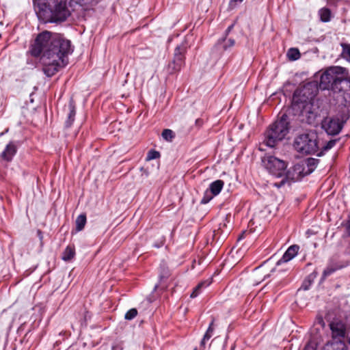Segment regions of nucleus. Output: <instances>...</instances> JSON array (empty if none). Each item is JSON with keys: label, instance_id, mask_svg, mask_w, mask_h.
I'll return each instance as SVG.
<instances>
[{"label": "nucleus", "instance_id": "1", "mask_svg": "<svg viewBox=\"0 0 350 350\" xmlns=\"http://www.w3.org/2000/svg\"><path fill=\"white\" fill-rule=\"evenodd\" d=\"M71 42L63 35L44 31L31 45L30 53L40 57L43 72L49 77L55 75L68 64V55L72 52Z\"/></svg>", "mask_w": 350, "mask_h": 350}, {"label": "nucleus", "instance_id": "2", "mask_svg": "<svg viewBox=\"0 0 350 350\" xmlns=\"http://www.w3.org/2000/svg\"><path fill=\"white\" fill-rule=\"evenodd\" d=\"M319 87L338 94L342 99V102H350V77L349 71L345 68H327L321 75Z\"/></svg>", "mask_w": 350, "mask_h": 350}, {"label": "nucleus", "instance_id": "3", "mask_svg": "<svg viewBox=\"0 0 350 350\" xmlns=\"http://www.w3.org/2000/svg\"><path fill=\"white\" fill-rule=\"evenodd\" d=\"M289 131L288 116L283 114L281 118L273 122L265 133V144L269 147H274L282 140Z\"/></svg>", "mask_w": 350, "mask_h": 350}, {"label": "nucleus", "instance_id": "4", "mask_svg": "<svg viewBox=\"0 0 350 350\" xmlns=\"http://www.w3.org/2000/svg\"><path fill=\"white\" fill-rule=\"evenodd\" d=\"M331 330V340L327 342L330 350H348L345 343L347 325L340 319H334L329 324Z\"/></svg>", "mask_w": 350, "mask_h": 350}, {"label": "nucleus", "instance_id": "5", "mask_svg": "<svg viewBox=\"0 0 350 350\" xmlns=\"http://www.w3.org/2000/svg\"><path fill=\"white\" fill-rule=\"evenodd\" d=\"M294 148L302 154L319 155L317 137L314 133L301 134L297 136L294 141Z\"/></svg>", "mask_w": 350, "mask_h": 350}, {"label": "nucleus", "instance_id": "6", "mask_svg": "<svg viewBox=\"0 0 350 350\" xmlns=\"http://www.w3.org/2000/svg\"><path fill=\"white\" fill-rule=\"evenodd\" d=\"M262 162L269 172L275 178H284L286 174L287 164L283 160L273 156H265Z\"/></svg>", "mask_w": 350, "mask_h": 350}, {"label": "nucleus", "instance_id": "7", "mask_svg": "<svg viewBox=\"0 0 350 350\" xmlns=\"http://www.w3.org/2000/svg\"><path fill=\"white\" fill-rule=\"evenodd\" d=\"M70 14L67 0H54V5L51 8V22L64 21Z\"/></svg>", "mask_w": 350, "mask_h": 350}, {"label": "nucleus", "instance_id": "8", "mask_svg": "<svg viewBox=\"0 0 350 350\" xmlns=\"http://www.w3.org/2000/svg\"><path fill=\"white\" fill-rule=\"evenodd\" d=\"M311 86V85L307 84L294 92L292 100L293 108H304L305 105L314 96L315 94L310 92Z\"/></svg>", "mask_w": 350, "mask_h": 350}, {"label": "nucleus", "instance_id": "9", "mask_svg": "<svg viewBox=\"0 0 350 350\" xmlns=\"http://www.w3.org/2000/svg\"><path fill=\"white\" fill-rule=\"evenodd\" d=\"M304 170V165L301 161L296 163L292 168L286 171V174L282 179L278 183H273L275 187L280 188L285 185L286 183L291 181H297L304 177L303 171Z\"/></svg>", "mask_w": 350, "mask_h": 350}, {"label": "nucleus", "instance_id": "10", "mask_svg": "<svg viewBox=\"0 0 350 350\" xmlns=\"http://www.w3.org/2000/svg\"><path fill=\"white\" fill-rule=\"evenodd\" d=\"M186 51L187 46L185 43H181L175 48L174 59L168 66L170 73L178 72L181 69L185 64V54Z\"/></svg>", "mask_w": 350, "mask_h": 350}, {"label": "nucleus", "instance_id": "11", "mask_svg": "<svg viewBox=\"0 0 350 350\" xmlns=\"http://www.w3.org/2000/svg\"><path fill=\"white\" fill-rule=\"evenodd\" d=\"M322 127L329 135H336L342 129V126L338 120L326 118L322 122Z\"/></svg>", "mask_w": 350, "mask_h": 350}, {"label": "nucleus", "instance_id": "12", "mask_svg": "<svg viewBox=\"0 0 350 350\" xmlns=\"http://www.w3.org/2000/svg\"><path fill=\"white\" fill-rule=\"evenodd\" d=\"M299 247L297 245L290 246L285 252L282 257L277 262V265L287 262L293 259L298 253Z\"/></svg>", "mask_w": 350, "mask_h": 350}, {"label": "nucleus", "instance_id": "13", "mask_svg": "<svg viewBox=\"0 0 350 350\" xmlns=\"http://www.w3.org/2000/svg\"><path fill=\"white\" fill-rule=\"evenodd\" d=\"M16 152V146L14 144L13 142H10L7 145L5 150L1 153V157L4 160L10 161L12 160Z\"/></svg>", "mask_w": 350, "mask_h": 350}, {"label": "nucleus", "instance_id": "14", "mask_svg": "<svg viewBox=\"0 0 350 350\" xmlns=\"http://www.w3.org/2000/svg\"><path fill=\"white\" fill-rule=\"evenodd\" d=\"M342 268V265H340L337 263H330L327 265V267L324 269L321 280H325L328 276L334 273L336 271Z\"/></svg>", "mask_w": 350, "mask_h": 350}, {"label": "nucleus", "instance_id": "15", "mask_svg": "<svg viewBox=\"0 0 350 350\" xmlns=\"http://www.w3.org/2000/svg\"><path fill=\"white\" fill-rule=\"evenodd\" d=\"M69 113L68 114L67 120L65 122V126L69 128L72 126L75 121V116L76 114L75 106L72 102H70L68 105Z\"/></svg>", "mask_w": 350, "mask_h": 350}, {"label": "nucleus", "instance_id": "16", "mask_svg": "<svg viewBox=\"0 0 350 350\" xmlns=\"http://www.w3.org/2000/svg\"><path fill=\"white\" fill-rule=\"evenodd\" d=\"M224 181L221 180H217L211 183L209 185V187L208 188L211 192L215 195H218L220 191H221L223 187H224Z\"/></svg>", "mask_w": 350, "mask_h": 350}, {"label": "nucleus", "instance_id": "17", "mask_svg": "<svg viewBox=\"0 0 350 350\" xmlns=\"http://www.w3.org/2000/svg\"><path fill=\"white\" fill-rule=\"evenodd\" d=\"M75 256V250L74 246L68 245L62 254V260L69 261Z\"/></svg>", "mask_w": 350, "mask_h": 350}, {"label": "nucleus", "instance_id": "18", "mask_svg": "<svg viewBox=\"0 0 350 350\" xmlns=\"http://www.w3.org/2000/svg\"><path fill=\"white\" fill-rule=\"evenodd\" d=\"M86 224V216L84 214L79 215L75 221L76 225V231L79 232L81 231Z\"/></svg>", "mask_w": 350, "mask_h": 350}, {"label": "nucleus", "instance_id": "19", "mask_svg": "<svg viewBox=\"0 0 350 350\" xmlns=\"http://www.w3.org/2000/svg\"><path fill=\"white\" fill-rule=\"evenodd\" d=\"M210 284V282H208V281H204V282H202L200 283H199L196 287L195 288L193 289V292L191 293L190 297L191 298H195L200 293V291H201V289L202 288H204V287H206L208 286V285Z\"/></svg>", "mask_w": 350, "mask_h": 350}, {"label": "nucleus", "instance_id": "20", "mask_svg": "<svg viewBox=\"0 0 350 350\" xmlns=\"http://www.w3.org/2000/svg\"><path fill=\"white\" fill-rule=\"evenodd\" d=\"M289 60L295 61L300 58V53L297 49L291 48L286 54Z\"/></svg>", "mask_w": 350, "mask_h": 350}, {"label": "nucleus", "instance_id": "21", "mask_svg": "<svg viewBox=\"0 0 350 350\" xmlns=\"http://www.w3.org/2000/svg\"><path fill=\"white\" fill-rule=\"evenodd\" d=\"M321 20L323 22H328L331 18V12L328 8H322L319 10Z\"/></svg>", "mask_w": 350, "mask_h": 350}, {"label": "nucleus", "instance_id": "22", "mask_svg": "<svg viewBox=\"0 0 350 350\" xmlns=\"http://www.w3.org/2000/svg\"><path fill=\"white\" fill-rule=\"evenodd\" d=\"M301 162L304 166L311 169L312 172H313L317 165L318 160L313 158H309L305 161H302Z\"/></svg>", "mask_w": 350, "mask_h": 350}, {"label": "nucleus", "instance_id": "23", "mask_svg": "<svg viewBox=\"0 0 350 350\" xmlns=\"http://www.w3.org/2000/svg\"><path fill=\"white\" fill-rule=\"evenodd\" d=\"M214 319H212L211 322L209 324V326L204 335V340H209L213 334L214 332Z\"/></svg>", "mask_w": 350, "mask_h": 350}, {"label": "nucleus", "instance_id": "24", "mask_svg": "<svg viewBox=\"0 0 350 350\" xmlns=\"http://www.w3.org/2000/svg\"><path fill=\"white\" fill-rule=\"evenodd\" d=\"M162 137L167 142H172L174 138V133L170 129H164L162 132Z\"/></svg>", "mask_w": 350, "mask_h": 350}, {"label": "nucleus", "instance_id": "25", "mask_svg": "<svg viewBox=\"0 0 350 350\" xmlns=\"http://www.w3.org/2000/svg\"><path fill=\"white\" fill-rule=\"evenodd\" d=\"M214 196H215L213 195L208 189H207L205 191L204 196L201 200V203L202 204H207L213 199V198Z\"/></svg>", "mask_w": 350, "mask_h": 350}, {"label": "nucleus", "instance_id": "26", "mask_svg": "<svg viewBox=\"0 0 350 350\" xmlns=\"http://www.w3.org/2000/svg\"><path fill=\"white\" fill-rule=\"evenodd\" d=\"M223 45L222 48L224 50H227L228 49L233 46L235 44V41L234 39L229 38V39H224L222 40Z\"/></svg>", "mask_w": 350, "mask_h": 350}, {"label": "nucleus", "instance_id": "27", "mask_svg": "<svg viewBox=\"0 0 350 350\" xmlns=\"http://www.w3.org/2000/svg\"><path fill=\"white\" fill-rule=\"evenodd\" d=\"M137 315V310L135 308H131L125 314L124 318L126 320H132Z\"/></svg>", "mask_w": 350, "mask_h": 350}, {"label": "nucleus", "instance_id": "28", "mask_svg": "<svg viewBox=\"0 0 350 350\" xmlns=\"http://www.w3.org/2000/svg\"><path fill=\"white\" fill-rule=\"evenodd\" d=\"M160 157V153L154 150H151L148 152L146 160L150 161Z\"/></svg>", "mask_w": 350, "mask_h": 350}, {"label": "nucleus", "instance_id": "29", "mask_svg": "<svg viewBox=\"0 0 350 350\" xmlns=\"http://www.w3.org/2000/svg\"><path fill=\"white\" fill-rule=\"evenodd\" d=\"M342 48V55L344 57L349 58L350 59V44H341Z\"/></svg>", "mask_w": 350, "mask_h": 350}, {"label": "nucleus", "instance_id": "30", "mask_svg": "<svg viewBox=\"0 0 350 350\" xmlns=\"http://www.w3.org/2000/svg\"><path fill=\"white\" fill-rule=\"evenodd\" d=\"M261 275L262 273H260V267L256 268L253 273V276L256 279L254 281L256 282V284H258L259 282H260V281H262L264 280V278H261Z\"/></svg>", "mask_w": 350, "mask_h": 350}, {"label": "nucleus", "instance_id": "31", "mask_svg": "<svg viewBox=\"0 0 350 350\" xmlns=\"http://www.w3.org/2000/svg\"><path fill=\"white\" fill-rule=\"evenodd\" d=\"M77 3L81 4V5H93L96 4L98 1L97 0H75Z\"/></svg>", "mask_w": 350, "mask_h": 350}, {"label": "nucleus", "instance_id": "32", "mask_svg": "<svg viewBox=\"0 0 350 350\" xmlns=\"http://www.w3.org/2000/svg\"><path fill=\"white\" fill-rule=\"evenodd\" d=\"M317 344L313 341H309L305 346L304 350H316Z\"/></svg>", "mask_w": 350, "mask_h": 350}, {"label": "nucleus", "instance_id": "33", "mask_svg": "<svg viewBox=\"0 0 350 350\" xmlns=\"http://www.w3.org/2000/svg\"><path fill=\"white\" fill-rule=\"evenodd\" d=\"M336 140L335 139H332V140H330L324 146H323V150H328L329 149H331L332 148H333L334 146V145L336 144Z\"/></svg>", "mask_w": 350, "mask_h": 350}, {"label": "nucleus", "instance_id": "34", "mask_svg": "<svg viewBox=\"0 0 350 350\" xmlns=\"http://www.w3.org/2000/svg\"><path fill=\"white\" fill-rule=\"evenodd\" d=\"M208 340H204V337L200 341V345L198 347H196L193 350H205L206 348V342Z\"/></svg>", "mask_w": 350, "mask_h": 350}, {"label": "nucleus", "instance_id": "35", "mask_svg": "<svg viewBox=\"0 0 350 350\" xmlns=\"http://www.w3.org/2000/svg\"><path fill=\"white\" fill-rule=\"evenodd\" d=\"M315 325H319L321 328H323L325 326V322L321 317H318L315 321Z\"/></svg>", "mask_w": 350, "mask_h": 350}, {"label": "nucleus", "instance_id": "36", "mask_svg": "<svg viewBox=\"0 0 350 350\" xmlns=\"http://www.w3.org/2000/svg\"><path fill=\"white\" fill-rule=\"evenodd\" d=\"M243 0H230L229 6L230 9H234L237 5L243 2Z\"/></svg>", "mask_w": 350, "mask_h": 350}, {"label": "nucleus", "instance_id": "37", "mask_svg": "<svg viewBox=\"0 0 350 350\" xmlns=\"http://www.w3.org/2000/svg\"><path fill=\"white\" fill-rule=\"evenodd\" d=\"M123 347L122 342H115L111 347V350H122Z\"/></svg>", "mask_w": 350, "mask_h": 350}, {"label": "nucleus", "instance_id": "38", "mask_svg": "<svg viewBox=\"0 0 350 350\" xmlns=\"http://www.w3.org/2000/svg\"><path fill=\"white\" fill-rule=\"evenodd\" d=\"M312 172V170L308 168V167H306V166H304V170L303 171V173H304V176H307L310 174H311Z\"/></svg>", "mask_w": 350, "mask_h": 350}, {"label": "nucleus", "instance_id": "39", "mask_svg": "<svg viewBox=\"0 0 350 350\" xmlns=\"http://www.w3.org/2000/svg\"><path fill=\"white\" fill-rule=\"evenodd\" d=\"M233 26H234V25H230V26H229V27H228V29H226V34H228V33L232 30V29L233 28Z\"/></svg>", "mask_w": 350, "mask_h": 350}, {"label": "nucleus", "instance_id": "40", "mask_svg": "<svg viewBox=\"0 0 350 350\" xmlns=\"http://www.w3.org/2000/svg\"><path fill=\"white\" fill-rule=\"evenodd\" d=\"M38 235H39L40 239H42V234L41 231H40V230H38Z\"/></svg>", "mask_w": 350, "mask_h": 350}, {"label": "nucleus", "instance_id": "41", "mask_svg": "<svg viewBox=\"0 0 350 350\" xmlns=\"http://www.w3.org/2000/svg\"><path fill=\"white\" fill-rule=\"evenodd\" d=\"M201 122H202V121H201V120H200V119H197V120H196V123L197 124H200V123H201Z\"/></svg>", "mask_w": 350, "mask_h": 350}, {"label": "nucleus", "instance_id": "42", "mask_svg": "<svg viewBox=\"0 0 350 350\" xmlns=\"http://www.w3.org/2000/svg\"><path fill=\"white\" fill-rule=\"evenodd\" d=\"M349 343L350 344V336L349 337Z\"/></svg>", "mask_w": 350, "mask_h": 350}]
</instances>
